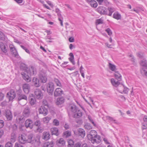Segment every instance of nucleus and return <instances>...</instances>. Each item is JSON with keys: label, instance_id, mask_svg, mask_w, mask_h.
Returning a JSON list of instances; mask_svg holds the SVG:
<instances>
[{"label": "nucleus", "instance_id": "obj_4", "mask_svg": "<svg viewBox=\"0 0 147 147\" xmlns=\"http://www.w3.org/2000/svg\"><path fill=\"white\" fill-rule=\"evenodd\" d=\"M9 47L11 54L13 55L15 57L17 58H18L20 57L18 52L13 45H10Z\"/></svg>", "mask_w": 147, "mask_h": 147}, {"label": "nucleus", "instance_id": "obj_58", "mask_svg": "<svg viewBox=\"0 0 147 147\" xmlns=\"http://www.w3.org/2000/svg\"><path fill=\"white\" fill-rule=\"evenodd\" d=\"M4 125V121L2 120H0V128H2Z\"/></svg>", "mask_w": 147, "mask_h": 147}, {"label": "nucleus", "instance_id": "obj_17", "mask_svg": "<svg viewBox=\"0 0 147 147\" xmlns=\"http://www.w3.org/2000/svg\"><path fill=\"white\" fill-rule=\"evenodd\" d=\"M39 78L40 82L43 83L46 82L47 80V78L45 74L43 75L40 74L39 76Z\"/></svg>", "mask_w": 147, "mask_h": 147}, {"label": "nucleus", "instance_id": "obj_50", "mask_svg": "<svg viewBox=\"0 0 147 147\" xmlns=\"http://www.w3.org/2000/svg\"><path fill=\"white\" fill-rule=\"evenodd\" d=\"M103 20L101 19H97L96 20V25L103 24Z\"/></svg>", "mask_w": 147, "mask_h": 147}, {"label": "nucleus", "instance_id": "obj_54", "mask_svg": "<svg viewBox=\"0 0 147 147\" xmlns=\"http://www.w3.org/2000/svg\"><path fill=\"white\" fill-rule=\"evenodd\" d=\"M105 31L107 32L109 36L111 35L112 34V32L111 29L109 28L106 29Z\"/></svg>", "mask_w": 147, "mask_h": 147}, {"label": "nucleus", "instance_id": "obj_56", "mask_svg": "<svg viewBox=\"0 0 147 147\" xmlns=\"http://www.w3.org/2000/svg\"><path fill=\"white\" fill-rule=\"evenodd\" d=\"M69 61L73 64V65H75V62L74 60V57H70L69 58Z\"/></svg>", "mask_w": 147, "mask_h": 147}, {"label": "nucleus", "instance_id": "obj_27", "mask_svg": "<svg viewBox=\"0 0 147 147\" xmlns=\"http://www.w3.org/2000/svg\"><path fill=\"white\" fill-rule=\"evenodd\" d=\"M51 131L52 134H54L57 136H58L59 134L58 129L57 127L52 128L51 129Z\"/></svg>", "mask_w": 147, "mask_h": 147}, {"label": "nucleus", "instance_id": "obj_24", "mask_svg": "<svg viewBox=\"0 0 147 147\" xmlns=\"http://www.w3.org/2000/svg\"><path fill=\"white\" fill-rule=\"evenodd\" d=\"M65 141L63 138H60L57 140L56 144L59 146H64L65 144Z\"/></svg>", "mask_w": 147, "mask_h": 147}, {"label": "nucleus", "instance_id": "obj_61", "mask_svg": "<svg viewBox=\"0 0 147 147\" xmlns=\"http://www.w3.org/2000/svg\"><path fill=\"white\" fill-rule=\"evenodd\" d=\"M42 105H48V102L47 100L45 99H43L42 102Z\"/></svg>", "mask_w": 147, "mask_h": 147}, {"label": "nucleus", "instance_id": "obj_23", "mask_svg": "<svg viewBox=\"0 0 147 147\" xmlns=\"http://www.w3.org/2000/svg\"><path fill=\"white\" fill-rule=\"evenodd\" d=\"M31 144H33L34 147H38L40 145V142L39 139H34V140H33V143H32Z\"/></svg>", "mask_w": 147, "mask_h": 147}, {"label": "nucleus", "instance_id": "obj_8", "mask_svg": "<svg viewBox=\"0 0 147 147\" xmlns=\"http://www.w3.org/2000/svg\"><path fill=\"white\" fill-rule=\"evenodd\" d=\"M97 10L98 11L100 14L107 15V9L104 7L101 6L98 7Z\"/></svg>", "mask_w": 147, "mask_h": 147}, {"label": "nucleus", "instance_id": "obj_63", "mask_svg": "<svg viewBox=\"0 0 147 147\" xmlns=\"http://www.w3.org/2000/svg\"><path fill=\"white\" fill-rule=\"evenodd\" d=\"M147 128V124L145 123L142 124V128L143 129H145Z\"/></svg>", "mask_w": 147, "mask_h": 147}, {"label": "nucleus", "instance_id": "obj_52", "mask_svg": "<svg viewBox=\"0 0 147 147\" xmlns=\"http://www.w3.org/2000/svg\"><path fill=\"white\" fill-rule=\"evenodd\" d=\"M51 119L50 117H47L43 118V121L44 122L46 123H47Z\"/></svg>", "mask_w": 147, "mask_h": 147}, {"label": "nucleus", "instance_id": "obj_49", "mask_svg": "<svg viewBox=\"0 0 147 147\" xmlns=\"http://www.w3.org/2000/svg\"><path fill=\"white\" fill-rule=\"evenodd\" d=\"M68 147H72L73 146L74 142L72 140H70L68 141Z\"/></svg>", "mask_w": 147, "mask_h": 147}, {"label": "nucleus", "instance_id": "obj_21", "mask_svg": "<svg viewBox=\"0 0 147 147\" xmlns=\"http://www.w3.org/2000/svg\"><path fill=\"white\" fill-rule=\"evenodd\" d=\"M120 81L118 80L117 81L115 80L113 78H112L111 80V82L113 86L116 87L118 86L119 85H121V83Z\"/></svg>", "mask_w": 147, "mask_h": 147}, {"label": "nucleus", "instance_id": "obj_43", "mask_svg": "<svg viewBox=\"0 0 147 147\" xmlns=\"http://www.w3.org/2000/svg\"><path fill=\"white\" fill-rule=\"evenodd\" d=\"M40 122L39 120H37L35 122V125L38 127L37 129L38 131L39 129H40L39 126L40 125Z\"/></svg>", "mask_w": 147, "mask_h": 147}, {"label": "nucleus", "instance_id": "obj_28", "mask_svg": "<svg viewBox=\"0 0 147 147\" xmlns=\"http://www.w3.org/2000/svg\"><path fill=\"white\" fill-rule=\"evenodd\" d=\"M78 135L81 136L82 138L84 137L85 135V132L84 130L82 128H80L78 130Z\"/></svg>", "mask_w": 147, "mask_h": 147}, {"label": "nucleus", "instance_id": "obj_59", "mask_svg": "<svg viewBox=\"0 0 147 147\" xmlns=\"http://www.w3.org/2000/svg\"><path fill=\"white\" fill-rule=\"evenodd\" d=\"M40 113L43 114L44 116L46 115L47 114V112L46 111H39Z\"/></svg>", "mask_w": 147, "mask_h": 147}, {"label": "nucleus", "instance_id": "obj_9", "mask_svg": "<svg viewBox=\"0 0 147 147\" xmlns=\"http://www.w3.org/2000/svg\"><path fill=\"white\" fill-rule=\"evenodd\" d=\"M90 139L91 140L93 144L94 143L99 144L101 141L100 137L98 136H96Z\"/></svg>", "mask_w": 147, "mask_h": 147}, {"label": "nucleus", "instance_id": "obj_26", "mask_svg": "<svg viewBox=\"0 0 147 147\" xmlns=\"http://www.w3.org/2000/svg\"><path fill=\"white\" fill-rule=\"evenodd\" d=\"M98 136L96 134V131L94 130H91L90 132V134L88 136L89 139L90 140V138Z\"/></svg>", "mask_w": 147, "mask_h": 147}, {"label": "nucleus", "instance_id": "obj_31", "mask_svg": "<svg viewBox=\"0 0 147 147\" xmlns=\"http://www.w3.org/2000/svg\"><path fill=\"white\" fill-rule=\"evenodd\" d=\"M57 16H58V20L60 22V24L62 26H63V18L61 14V12L58 13H57Z\"/></svg>", "mask_w": 147, "mask_h": 147}, {"label": "nucleus", "instance_id": "obj_15", "mask_svg": "<svg viewBox=\"0 0 147 147\" xmlns=\"http://www.w3.org/2000/svg\"><path fill=\"white\" fill-rule=\"evenodd\" d=\"M23 89L24 92L26 94H28L30 90V86L28 84H25L23 85Z\"/></svg>", "mask_w": 147, "mask_h": 147}, {"label": "nucleus", "instance_id": "obj_32", "mask_svg": "<svg viewBox=\"0 0 147 147\" xmlns=\"http://www.w3.org/2000/svg\"><path fill=\"white\" fill-rule=\"evenodd\" d=\"M114 76L116 79L117 80L119 81L121 80L122 76L118 71H115V74Z\"/></svg>", "mask_w": 147, "mask_h": 147}, {"label": "nucleus", "instance_id": "obj_62", "mask_svg": "<svg viewBox=\"0 0 147 147\" xmlns=\"http://www.w3.org/2000/svg\"><path fill=\"white\" fill-rule=\"evenodd\" d=\"M4 35L3 33L1 32L0 31V39L1 40H3L4 38Z\"/></svg>", "mask_w": 147, "mask_h": 147}, {"label": "nucleus", "instance_id": "obj_7", "mask_svg": "<svg viewBox=\"0 0 147 147\" xmlns=\"http://www.w3.org/2000/svg\"><path fill=\"white\" fill-rule=\"evenodd\" d=\"M53 107L49 105H41L38 108V110H53Z\"/></svg>", "mask_w": 147, "mask_h": 147}, {"label": "nucleus", "instance_id": "obj_11", "mask_svg": "<svg viewBox=\"0 0 147 147\" xmlns=\"http://www.w3.org/2000/svg\"><path fill=\"white\" fill-rule=\"evenodd\" d=\"M22 75L23 78L27 82H28L30 81V76L28 71H25L23 74H22Z\"/></svg>", "mask_w": 147, "mask_h": 147}, {"label": "nucleus", "instance_id": "obj_2", "mask_svg": "<svg viewBox=\"0 0 147 147\" xmlns=\"http://www.w3.org/2000/svg\"><path fill=\"white\" fill-rule=\"evenodd\" d=\"M54 85L53 83L50 82L47 84V92L50 95L53 94L54 90Z\"/></svg>", "mask_w": 147, "mask_h": 147}, {"label": "nucleus", "instance_id": "obj_33", "mask_svg": "<svg viewBox=\"0 0 147 147\" xmlns=\"http://www.w3.org/2000/svg\"><path fill=\"white\" fill-rule=\"evenodd\" d=\"M82 115V113L81 111H76L75 114L74 115V118H79Z\"/></svg>", "mask_w": 147, "mask_h": 147}, {"label": "nucleus", "instance_id": "obj_37", "mask_svg": "<svg viewBox=\"0 0 147 147\" xmlns=\"http://www.w3.org/2000/svg\"><path fill=\"white\" fill-rule=\"evenodd\" d=\"M27 97L25 95L23 94L20 95L18 97V100L19 102L22 99H24L27 100Z\"/></svg>", "mask_w": 147, "mask_h": 147}, {"label": "nucleus", "instance_id": "obj_3", "mask_svg": "<svg viewBox=\"0 0 147 147\" xmlns=\"http://www.w3.org/2000/svg\"><path fill=\"white\" fill-rule=\"evenodd\" d=\"M7 97L9 99V101H12L16 97L15 91L13 90H11L7 94Z\"/></svg>", "mask_w": 147, "mask_h": 147}, {"label": "nucleus", "instance_id": "obj_13", "mask_svg": "<svg viewBox=\"0 0 147 147\" xmlns=\"http://www.w3.org/2000/svg\"><path fill=\"white\" fill-rule=\"evenodd\" d=\"M25 124L26 127L27 128L29 127L31 129L33 127L32 121L30 119H28L26 120Z\"/></svg>", "mask_w": 147, "mask_h": 147}, {"label": "nucleus", "instance_id": "obj_41", "mask_svg": "<svg viewBox=\"0 0 147 147\" xmlns=\"http://www.w3.org/2000/svg\"><path fill=\"white\" fill-rule=\"evenodd\" d=\"M53 125H54L58 126L59 124V121L56 119H55L53 120Z\"/></svg>", "mask_w": 147, "mask_h": 147}, {"label": "nucleus", "instance_id": "obj_10", "mask_svg": "<svg viewBox=\"0 0 147 147\" xmlns=\"http://www.w3.org/2000/svg\"><path fill=\"white\" fill-rule=\"evenodd\" d=\"M63 93V91L61 88H57L54 91V96L57 97L61 96Z\"/></svg>", "mask_w": 147, "mask_h": 147}, {"label": "nucleus", "instance_id": "obj_55", "mask_svg": "<svg viewBox=\"0 0 147 147\" xmlns=\"http://www.w3.org/2000/svg\"><path fill=\"white\" fill-rule=\"evenodd\" d=\"M20 46L23 49L25 50L26 53L28 54H30V52L28 49H27L23 45H21Z\"/></svg>", "mask_w": 147, "mask_h": 147}, {"label": "nucleus", "instance_id": "obj_64", "mask_svg": "<svg viewBox=\"0 0 147 147\" xmlns=\"http://www.w3.org/2000/svg\"><path fill=\"white\" fill-rule=\"evenodd\" d=\"M81 146V143L79 142H78L75 144L74 147H80Z\"/></svg>", "mask_w": 147, "mask_h": 147}, {"label": "nucleus", "instance_id": "obj_45", "mask_svg": "<svg viewBox=\"0 0 147 147\" xmlns=\"http://www.w3.org/2000/svg\"><path fill=\"white\" fill-rule=\"evenodd\" d=\"M90 3H91L90 5L92 7H94V8H96L97 7V4L96 2L95 1H94V0L92 1H91Z\"/></svg>", "mask_w": 147, "mask_h": 147}, {"label": "nucleus", "instance_id": "obj_30", "mask_svg": "<svg viewBox=\"0 0 147 147\" xmlns=\"http://www.w3.org/2000/svg\"><path fill=\"white\" fill-rule=\"evenodd\" d=\"M64 102V99L63 97H61L57 98L56 102V103L57 105H59L62 104Z\"/></svg>", "mask_w": 147, "mask_h": 147}, {"label": "nucleus", "instance_id": "obj_6", "mask_svg": "<svg viewBox=\"0 0 147 147\" xmlns=\"http://www.w3.org/2000/svg\"><path fill=\"white\" fill-rule=\"evenodd\" d=\"M35 96L38 99H41L43 97V94L41 90L38 89H36L34 91Z\"/></svg>", "mask_w": 147, "mask_h": 147}, {"label": "nucleus", "instance_id": "obj_16", "mask_svg": "<svg viewBox=\"0 0 147 147\" xmlns=\"http://www.w3.org/2000/svg\"><path fill=\"white\" fill-rule=\"evenodd\" d=\"M28 72L30 76L36 74V68L32 66L30 68Z\"/></svg>", "mask_w": 147, "mask_h": 147}, {"label": "nucleus", "instance_id": "obj_53", "mask_svg": "<svg viewBox=\"0 0 147 147\" xmlns=\"http://www.w3.org/2000/svg\"><path fill=\"white\" fill-rule=\"evenodd\" d=\"M13 144L12 143L9 142H7L5 146V147H12Z\"/></svg>", "mask_w": 147, "mask_h": 147}, {"label": "nucleus", "instance_id": "obj_39", "mask_svg": "<svg viewBox=\"0 0 147 147\" xmlns=\"http://www.w3.org/2000/svg\"><path fill=\"white\" fill-rule=\"evenodd\" d=\"M63 134L64 136L66 138H67L71 136V132L69 131H67L64 132L63 133Z\"/></svg>", "mask_w": 147, "mask_h": 147}, {"label": "nucleus", "instance_id": "obj_46", "mask_svg": "<svg viewBox=\"0 0 147 147\" xmlns=\"http://www.w3.org/2000/svg\"><path fill=\"white\" fill-rule=\"evenodd\" d=\"M0 49H1L2 51L4 53H6L7 52V50L6 49V47L4 44L3 46L1 47H0Z\"/></svg>", "mask_w": 147, "mask_h": 147}, {"label": "nucleus", "instance_id": "obj_1", "mask_svg": "<svg viewBox=\"0 0 147 147\" xmlns=\"http://www.w3.org/2000/svg\"><path fill=\"white\" fill-rule=\"evenodd\" d=\"M140 64L143 67L141 70V74L143 76L147 77V61L143 59L141 61Z\"/></svg>", "mask_w": 147, "mask_h": 147}, {"label": "nucleus", "instance_id": "obj_5", "mask_svg": "<svg viewBox=\"0 0 147 147\" xmlns=\"http://www.w3.org/2000/svg\"><path fill=\"white\" fill-rule=\"evenodd\" d=\"M27 135L24 134H22L18 137V140L19 142L22 144H24L27 143Z\"/></svg>", "mask_w": 147, "mask_h": 147}, {"label": "nucleus", "instance_id": "obj_25", "mask_svg": "<svg viewBox=\"0 0 147 147\" xmlns=\"http://www.w3.org/2000/svg\"><path fill=\"white\" fill-rule=\"evenodd\" d=\"M68 109L71 110H78V108L74 104L72 103L68 105Z\"/></svg>", "mask_w": 147, "mask_h": 147}, {"label": "nucleus", "instance_id": "obj_12", "mask_svg": "<svg viewBox=\"0 0 147 147\" xmlns=\"http://www.w3.org/2000/svg\"><path fill=\"white\" fill-rule=\"evenodd\" d=\"M34 135L32 133H30L27 135V143H33Z\"/></svg>", "mask_w": 147, "mask_h": 147}, {"label": "nucleus", "instance_id": "obj_20", "mask_svg": "<svg viewBox=\"0 0 147 147\" xmlns=\"http://www.w3.org/2000/svg\"><path fill=\"white\" fill-rule=\"evenodd\" d=\"M5 113V116L7 120H10L12 118V113L11 111H6Z\"/></svg>", "mask_w": 147, "mask_h": 147}, {"label": "nucleus", "instance_id": "obj_29", "mask_svg": "<svg viewBox=\"0 0 147 147\" xmlns=\"http://www.w3.org/2000/svg\"><path fill=\"white\" fill-rule=\"evenodd\" d=\"M113 17L114 18L118 20L121 19V16L120 14L118 12H116L113 14Z\"/></svg>", "mask_w": 147, "mask_h": 147}, {"label": "nucleus", "instance_id": "obj_36", "mask_svg": "<svg viewBox=\"0 0 147 147\" xmlns=\"http://www.w3.org/2000/svg\"><path fill=\"white\" fill-rule=\"evenodd\" d=\"M108 10L109 13H107V15L109 16H111L112 13L115 11V9L114 8L111 7H108Z\"/></svg>", "mask_w": 147, "mask_h": 147}, {"label": "nucleus", "instance_id": "obj_48", "mask_svg": "<svg viewBox=\"0 0 147 147\" xmlns=\"http://www.w3.org/2000/svg\"><path fill=\"white\" fill-rule=\"evenodd\" d=\"M85 128L88 129L90 130L92 129V127L89 123H87L84 125Z\"/></svg>", "mask_w": 147, "mask_h": 147}, {"label": "nucleus", "instance_id": "obj_60", "mask_svg": "<svg viewBox=\"0 0 147 147\" xmlns=\"http://www.w3.org/2000/svg\"><path fill=\"white\" fill-rule=\"evenodd\" d=\"M72 74L73 76H76L78 75V76L79 75V74L78 73V71H76L74 73H72Z\"/></svg>", "mask_w": 147, "mask_h": 147}, {"label": "nucleus", "instance_id": "obj_42", "mask_svg": "<svg viewBox=\"0 0 147 147\" xmlns=\"http://www.w3.org/2000/svg\"><path fill=\"white\" fill-rule=\"evenodd\" d=\"M120 86H119L117 88V89L118 91L121 93L123 91V87H124V85H123L122 84H121L120 85H119Z\"/></svg>", "mask_w": 147, "mask_h": 147}, {"label": "nucleus", "instance_id": "obj_34", "mask_svg": "<svg viewBox=\"0 0 147 147\" xmlns=\"http://www.w3.org/2000/svg\"><path fill=\"white\" fill-rule=\"evenodd\" d=\"M109 69L112 71H115L116 70V68L115 66L111 63H109Z\"/></svg>", "mask_w": 147, "mask_h": 147}, {"label": "nucleus", "instance_id": "obj_38", "mask_svg": "<svg viewBox=\"0 0 147 147\" xmlns=\"http://www.w3.org/2000/svg\"><path fill=\"white\" fill-rule=\"evenodd\" d=\"M54 81L57 86L59 87L61 86V84L58 79L55 78L54 79Z\"/></svg>", "mask_w": 147, "mask_h": 147}, {"label": "nucleus", "instance_id": "obj_22", "mask_svg": "<svg viewBox=\"0 0 147 147\" xmlns=\"http://www.w3.org/2000/svg\"><path fill=\"white\" fill-rule=\"evenodd\" d=\"M43 139L45 140L49 139L50 137V135L49 132H44L43 133Z\"/></svg>", "mask_w": 147, "mask_h": 147}, {"label": "nucleus", "instance_id": "obj_18", "mask_svg": "<svg viewBox=\"0 0 147 147\" xmlns=\"http://www.w3.org/2000/svg\"><path fill=\"white\" fill-rule=\"evenodd\" d=\"M29 111H24L23 112V117H21L19 118V120L20 121H21L22 122H23L24 119V117H28V116L29 114Z\"/></svg>", "mask_w": 147, "mask_h": 147}, {"label": "nucleus", "instance_id": "obj_47", "mask_svg": "<svg viewBox=\"0 0 147 147\" xmlns=\"http://www.w3.org/2000/svg\"><path fill=\"white\" fill-rule=\"evenodd\" d=\"M106 118L107 119L110 121V122L112 121L114 123H116V122H115V120L113 118L110 116H107L106 117Z\"/></svg>", "mask_w": 147, "mask_h": 147}, {"label": "nucleus", "instance_id": "obj_14", "mask_svg": "<svg viewBox=\"0 0 147 147\" xmlns=\"http://www.w3.org/2000/svg\"><path fill=\"white\" fill-rule=\"evenodd\" d=\"M32 82L33 84L35 87H38L40 86L41 82L39 79H38L37 78H34L33 79Z\"/></svg>", "mask_w": 147, "mask_h": 147}, {"label": "nucleus", "instance_id": "obj_40", "mask_svg": "<svg viewBox=\"0 0 147 147\" xmlns=\"http://www.w3.org/2000/svg\"><path fill=\"white\" fill-rule=\"evenodd\" d=\"M54 146V143L53 142L51 141L50 142H48L46 144V147H53Z\"/></svg>", "mask_w": 147, "mask_h": 147}, {"label": "nucleus", "instance_id": "obj_44", "mask_svg": "<svg viewBox=\"0 0 147 147\" xmlns=\"http://www.w3.org/2000/svg\"><path fill=\"white\" fill-rule=\"evenodd\" d=\"M123 88V91L121 93L127 94L129 90V89L125 87V86H124Z\"/></svg>", "mask_w": 147, "mask_h": 147}, {"label": "nucleus", "instance_id": "obj_57", "mask_svg": "<svg viewBox=\"0 0 147 147\" xmlns=\"http://www.w3.org/2000/svg\"><path fill=\"white\" fill-rule=\"evenodd\" d=\"M14 147H23V146L20 143L16 142L15 144Z\"/></svg>", "mask_w": 147, "mask_h": 147}, {"label": "nucleus", "instance_id": "obj_51", "mask_svg": "<svg viewBox=\"0 0 147 147\" xmlns=\"http://www.w3.org/2000/svg\"><path fill=\"white\" fill-rule=\"evenodd\" d=\"M88 119L89 121H90V122L91 123H92L94 126H96V124L95 123L93 120L92 119L90 115H88Z\"/></svg>", "mask_w": 147, "mask_h": 147}, {"label": "nucleus", "instance_id": "obj_35", "mask_svg": "<svg viewBox=\"0 0 147 147\" xmlns=\"http://www.w3.org/2000/svg\"><path fill=\"white\" fill-rule=\"evenodd\" d=\"M16 135L15 133H12L10 140L11 142L12 143L15 142L16 141Z\"/></svg>", "mask_w": 147, "mask_h": 147}, {"label": "nucleus", "instance_id": "obj_19", "mask_svg": "<svg viewBox=\"0 0 147 147\" xmlns=\"http://www.w3.org/2000/svg\"><path fill=\"white\" fill-rule=\"evenodd\" d=\"M30 103L31 105H34L36 104V100L35 97L34 96H30L29 98Z\"/></svg>", "mask_w": 147, "mask_h": 147}]
</instances>
